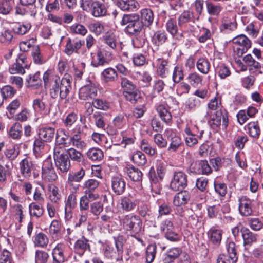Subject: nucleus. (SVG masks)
I'll list each match as a JSON object with an SVG mask.
<instances>
[{"label": "nucleus", "mask_w": 263, "mask_h": 263, "mask_svg": "<svg viewBox=\"0 0 263 263\" xmlns=\"http://www.w3.org/2000/svg\"><path fill=\"white\" fill-rule=\"evenodd\" d=\"M112 59V52L107 47H101L97 53V62L91 64L95 67L105 66L109 64Z\"/></svg>", "instance_id": "obj_9"}, {"label": "nucleus", "mask_w": 263, "mask_h": 263, "mask_svg": "<svg viewBox=\"0 0 263 263\" xmlns=\"http://www.w3.org/2000/svg\"><path fill=\"white\" fill-rule=\"evenodd\" d=\"M222 231L214 227H212L208 232L209 241L213 245L218 246L221 241Z\"/></svg>", "instance_id": "obj_23"}, {"label": "nucleus", "mask_w": 263, "mask_h": 263, "mask_svg": "<svg viewBox=\"0 0 263 263\" xmlns=\"http://www.w3.org/2000/svg\"><path fill=\"white\" fill-rule=\"evenodd\" d=\"M42 178L49 182L54 181L58 176L54 170L51 158H47L44 161L42 167Z\"/></svg>", "instance_id": "obj_7"}, {"label": "nucleus", "mask_w": 263, "mask_h": 263, "mask_svg": "<svg viewBox=\"0 0 263 263\" xmlns=\"http://www.w3.org/2000/svg\"><path fill=\"white\" fill-rule=\"evenodd\" d=\"M43 80L44 88L53 99L59 97L61 99H64L71 89L72 77L67 74L61 78L51 69H48L43 74Z\"/></svg>", "instance_id": "obj_1"}, {"label": "nucleus", "mask_w": 263, "mask_h": 263, "mask_svg": "<svg viewBox=\"0 0 263 263\" xmlns=\"http://www.w3.org/2000/svg\"><path fill=\"white\" fill-rule=\"evenodd\" d=\"M187 79L190 85L194 87L202 85L203 77L196 72L189 74Z\"/></svg>", "instance_id": "obj_45"}, {"label": "nucleus", "mask_w": 263, "mask_h": 263, "mask_svg": "<svg viewBox=\"0 0 263 263\" xmlns=\"http://www.w3.org/2000/svg\"><path fill=\"white\" fill-rule=\"evenodd\" d=\"M97 88L92 83L82 87L79 90V97L81 100H86L95 97L97 95Z\"/></svg>", "instance_id": "obj_15"}, {"label": "nucleus", "mask_w": 263, "mask_h": 263, "mask_svg": "<svg viewBox=\"0 0 263 263\" xmlns=\"http://www.w3.org/2000/svg\"><path fill=\"white\" fill-rule=\"evenodd\" d=\"M232 42L234 44V52L238 57H241L251 47L250 40L243 34L233 38Z\"/></svg>", "instance_id": "obj_5"}, {"label": "nucleus", "mask_w": 263, "mask_h": 263, "mask_svg": "<svg viewBox=\"0 0 263 263\" xmlns=\"http://www.w3.org/2000/svg\"><path fill=\"white\" fill-rule=\"evenodd\" d=\"M66 155L72 161L80 162L83 159V154L74 148L71 147L66 151Z\"/></svg>", "instance_id": "obj_48"}, {"label": "nucleus", "mask_w": 263, "mask_h": 263, "mask_svg": "<svg viewBox=\"0 0 263 263\" xmlns=\"http://www.w3.org/2000/svg\"><path fill=\"white\" fill-rule=\"evenodd\" d=\"M243 61L249 67V70L252 73L258 72L261 68L260 64L255 61L250 54L245 55Z\"/></svg>", "instance_id": "obj_27"}, {"label": "nucleus", "mask_w": 263, "mask_h": 263, "mask_svg": "<svg viewBox=\"0 0 263 263\" xmlns=\"http://www.w3.org/2000/svg\"><path fill=\"white\" fill-rule=\"evenodd\" d=\"M140 147L143 152L150 156H154L156 153V148L152 147L146 139H143L141 141Z\"/></svg>", "instance_id": "obj_63"}, {"label": "nucleus", "mask_w": 263, "mask_h": 263, "mask_svg": "<svg viewBox=\"0 0 263 263\" xmlns=\"http://www.w3.org/2000/svg\"><path fill=\"white\" fill-rule=\"evenodd\" d=\"M237 28V23L235 22H231L227 19H224L220 26L221 32H226L228 31H234Z\"/></svg>", "instance_id": "obj_58"}, {"label": "nucleus", "mask_w": 263, "mask_h": 263, "mask_svg": "<svg viewBox=\"0 0 263 263\" xmlns=\"http://www.w3.org/2000/svg\"><path fill=\"white\" fill-rule=\"evenodd\" d=\"M92 14L95 17L104 16L107 12V6L105 4L100 2L95 1L92 3Z\"/></svg>", "instance_id": "obj_24"}, {"label": "nucleus", "mask_w": 263, "mask_h": 263, "mask_svg": "<svg viewBox=\"0 0 263 263\" xmlns=\"http://www.w3.org/2000/svg\"><path fill=\"white\" fill-rule=\"evenodd\" d=\"M241 235L245 245L251 246L257 241V235L253 233L248 228H242L241 229Z\"/></svg>", "instance_id": "obj_31"}, {"label": "nucleus", "mask_w": 263, "mask_h": 263, "mask_svg": "<svg viewBox=\"0 0 263 263\" xmlns=\"http://www.w3.org/2000/svg\"><path fill=\"white\" fill-rule=\"evenodd\" d=\"M103 42L111 49L115 50L118 44V37L111 31L106 32L102 37Z\"/></svg>", "instance_id": "obj_28"}, {"label": "nucleus", "mask_w": 263, "mask_h": 263, "mask_svg": "<svg viewBox=\"0 0 263 263\" xmlns=\"http://www.w3.org/2000/svg\"><path fill=\"white\" fill-rule=\"evenodd\" d=\"M198 130V127L196 125L194 126L192 129L186 126L184 129V133L186 134L185 138V143L189 147H193L198 143V138L201 139L203 137L204 130L200 132L199 135H196Z\"/></svg>", "instance_id": "obj_12"}, {"label": "nucleus", "mask_w": 263, "mask_h": 263, "mask_svg": "<svg viewBox=\"0 0 263 263\" xmlns=\"http://www.w3.org/2000/svg\"><path fill=\"white\" fill-rule=\"evenodd\" d=\"M54 161L56 167L62 173L67 172L70 167V161L67 156L61 157H57Z\"/></svg>", "instance_id": "obj_25"}, {"label": "nucleus", "mask_w": 263, "mask_h": 263, "mask_svg": "<svg viewBox=\"0 0 263 263\" xmlns=\"http://www.w3.org/2000/svg\"><path fill=\"white\" fill-rule=\"evenodd\" d=\"M89 240L83 236L78 239L74 245V252L84 253L86 251H90Z\"/></svg>", "instance_id": "obj_26"}, {"label": "nucleus", "mask_w": 263, "mask_h": 263, "mask_svg": "<svg viewBox=\"0 0 263 263\" xmlns=\"http://www.w3.org/2000/svg\"><path fill=\"white\" fill-rule=\"evenodd\" d=\"M55 135V129L54 128L47 127H43L39 130V136L43 141L49 142L53 139Z\"/></svg>", "instance_id": "obj_30"}, {"label": "nucleus", "mask_w": 263, "mask_h": 263, "mask_svg": "<svg viewBox=\"0 0 263 263\" xmlns=\"http://www.w3.org/2000/svg\"><path fill=\"white\" fill-rule=\"evenodd\" d=\"M124 230L133 234H138L142 231V222L137 215L129 214L123 217L121 220Z\"/></svg>", "instance_id": "obj_3"}, {"label": "nucleus", "mask_w": 263, "mask_h": 263, "mask_svg": "<svg viewBox=\"0 0 263 263\" xmlns=\"http://www.w3.org/2000/svg\"><path fill=\"white\" fill-rule=\"evenodd\" d=\"M49 255L47 252L43 250H37L35 254V263H46Z\"/></svg>", "instance_id": "obj_64"}, {"label": "nucleus", "mask_w": 263, "mask_h": 263, "mask_svg": "<svg viewBox=\"0 0 263 263\" xmlns=\"http://www.w3.org/2000/svg\"><path fill=\"white\" fill-rule=\"evenodd\" d=\"M124 95L126 100L133 104L137 103L141 99V94L137 88L127 91Z\"/></svg>", "instance_id": "obj_51"}, {"label": "nucleus", "mask_w": 263, "mask_h": 263, "mask_svg": "<svg viewBox=\"0 0 263 263\" xmlns=\"http://www.w3.org/2000/svg\"><path fill=\"white\" fill-rule=\"evenodd\" d=\"M175 194L173 198V204L179 207L186 205L190 200L191 193L186 190L181 191Z\"/></svg>", "instance_id": "obj_18"}, {"label": "nucleus", "mask_w": 263, "mask_h": 263, "mask_svg": "<svg viewBox=\"0 0 263 263\" xmlns=\"http://www.w3.org/2000/svg\"><path fill=\"white\" fill-rule=\"evenodd\" d=\"M206 116L209 117L208 124L213 129H216L220 126L221 120L222 126L225 128H227L228 124V117L226 111L217 110L213 114H210L208 111Z\"/></svg>", "instance_id": "obj_4"}, {"label": "nucleus", "mask_w": 263, "mask_h": 263, "mask_svg": "<svg viewBox=\"0 0 263 263\" xmlns=\"http://www.w3.org/2000/svg\"><path fill=\"white\" fill-rule=\"evenodd\" d=\"M196 67L201 73L206 74L209 72L211 65L208 60L204 58H200L197 62Z\"/></svg>", "instance_id": "obj_50"}, {"label": "nucleus", "mask_w": 263, "mask_h": 263, "mask_svg": "<svg viewBox=\"0 0 263 263\" xmlns=\"http://www.w3.org/2000/svg\"><path fill=\"white\" fill-rule=\"evenodd\" d=\"M121 86L123 89V93H125L127 91L134 90V89L136 88L135 84L129 79L125 77L121 78Z\"/></svg>", "instance_id": "obj_61"}, {"label": "nucleus", "mask_w": 263, "mask_h": 263, "mask_svg": "<svg viewBox=\"0 0 263 263\" xmlns=\"http://www.w3.org/2000/svg\"><path fill=\"white\" fill-rule=\"evenodd\" d=\"M237 259V256L228 254H220L218 257L217 263H236Z\"/></svg>", "instance_id": "obj_59"}, {"label": "nucleus", "mask_w": 263, "mask_h": 263, "mask_svg": "<svg viewBox=\"0 0 263 263\" xmlns=\"http://www.w3.org/2000/svg\"><path fill=\"white\" fill-rule=\"evenodd\" d=\"M26 68H28V62L26 55L22 53L20 54L16 59V62L9 67V71L11 74H23L25 72V69Z\"/></svg>", "instance_id": "obj_11"}, {"label": "nucleus", "mask_w": 263, "mask_h": 263, "mask_svg": "<svg viewBox=\"0 0 263 263\" xmlns=\"http://www.w3.org/2000/svg\"><path fill=\"white\" fill-rule=\"evenodd\" d=\"M85 175V171L81 168L79 171L68 174L67 183L70 186H73L74 182H80Z\"/></svg>", "instance_id": "obj_34"}, {"label": "nucleus", "mask_w": 263, "mask_h": 263, "mask_svg": "<svg viewBox=\"0 0 263 263\" xmlns=\"http://www.w3.org/2000/svg\"><path fill=\"white\" fill-rule=\"evenodd\" d=\"M72 145L77 149L83 150L87 145L86 143L82 139L81 135H73L70 137L68 146Z\"/></svg>", "instance_id": "obj_35"}, {"label": "nucleus", "mask_w": 263, "mask_h": 263, "mask_svg": "<svg viewBox=\"0 0 263 263\" xmlns=\"http://www.w3.org/2000/svg\"><path fill=\"white\" fill-rule=\"evenodd\" d=\"M157 111L160 117L165 122H167L172 119V115L170 111L163 105H159L157 108Z\"/></svg>", "instance_id": "obj_55"}, {"label": "nucleus", "mask_w": 263, "mask_h": 263, "mask_svg": "<svg viewBox=\"0 0 263 263\" xmlns=\"http://www.w3.org/2000/svg\"><path fill=\"white\" fill-rule=\"evenodd\" d=\"M49 243V238L43 233L40 232L34 237V243L35 246L42 248H46Z\"/></svg>", "instance_id": "obj_46"}, {"label": "nucleus", "mask_w": 263, "mask_h": 263, "mask_svg": "<svg viewBox=\"0 0 263 263\" xmlns=\"http://www.w3.org/2000/svg\"><path fill=\"white\" fill-rule=\"evenodd\" d=\"M206 9L208 13L214 16H218L223 9L220 4H215L212 2L206 3Z\"/></svg>", "instance_id": "obj_54"}, {"label": "nucleus", "mask_w": 263, "mask_h": 263, "mask_svg": "<svg viewBox=\"0 0 263 263\" xmlns=\"http://www.w3.org/2000/svg\"><path fill=\"white\" fill-rule=\"evenodd\" d=\"M115 249L109 244H104L102 248V252L104 257L108 259L119 261L122 259L124 252L123 246L126 242L125 237L119 235L113 237Z\"/></svg>", "instance_id": "obj_2"}, {"label": "nucleus", "mask_w": 263, "mask_h": 263, "mask_svg": "<svg viewBox=\"0 0 263 263\" xmlns=\"http://www.w3.org/2000/svg\"><path fill=\"white\" fill-rule=\"evenodd\" d=\"M165 169L162 163H159L156 167V171L154 167H151L148 172V178L151 183V187L153 190L154 186L159 187L160 182L161 181L164 176Z\"/></svg>", "instance_id": "obj_6"}, {"label": "nucleus", "mask_w": 263, "mask_h": 263, "mask_svg": "<svg viewBox=\"0 0 263 263\" xmlns=\"http://www.w3.org/2000/svg\"><path fill=\"white\" fill-rule=\"evenodd\" d=\"M201 102L199 99L193 97L188 98L183 105L185 108L189 111H193L199 108L201 105Z\"/></svg>", "instance_id": "obj_40"}, {"label": "nucleus", "mask_w": 263, "mask_h": 263, "mask_svg": "<svg viewBox=\"0 0 263 263\" xmlns=\"http://www.w3.org/2000/svg\"><path fill=\"white\" fill-rule=\"evenodd\" d=\"M125 172L133 181H140L142 179V173L141 171L132 165L127 166L125 168Z\"/></svg>", "instance_id": "obj_29"}, {"label": "nucleus", "mask_w": 263, "mask_h": 263, "mask_svg": "<svg viewBox=\"0 0 263 263\" xmlns=\"http://www.w3.org/2000/svg\"><path fill=\"white\" fill-rule=\"evenodd\" d=\"M121 209L124 212H129L133 211L137 206L136 200L130 196H124L120 199Z\"/></svg>", "instance_id": "obj_20"}, {"label": "nucleus", "mask_w": 263, "mask_h": 263, "mask_svg": "<svg viewBox=\"0 0 263 263\" xmlns=\"http://www.w3.org/2000/svg\"><path fill=\"white\" fill-rule=\"evenodd\" d=\"M23 127L18 123H14L10 128L8 135L13 139H20L22 135Z\"/></svg>", "instance_id": "obj_43"}, {"label": "nucleus", "mask_w": 263, "mask_h": 263, "mask_svg": "<svg viewBox=\"0 0 263 263\" xmlns=\"http://www.w3.org/2000/svg\"><path fill=\"white\" fill-rule=\"evenodd\" d=\"M187 185V175L182 171L175 172L170 183L171 189L174 191H178L184 189Z\"/></svg>", "instance_id": "obj_8"}, {"label": "nucleus", "mask_w": 263, "mask_h": 263, "mask_svg": "<svg viewBox=\"0 0 263 263\" xmlns=\"http://www.w3.org/2000/svg\"><path fill=\"white\" fill-rule=\"evenodd\" d=\"M49 192V198L50 201L55 204H59L61 200V195L59 193L58 188L54 184H49L48 186Z\"/></svg>", "instance_id": "obj_36"}, {"label": "nucleus", "mask_w": 263, "mask_h": 263, "mask_svg": "<svg viewBox=\"0 0 263 263\" xmlns=\"http://www.w3.org/2000/svg\"><path fill=\"white\" fill-rule=\"evenodd\" d=\"M239 211L243 216H249L252 215V201L246 196L239 198Z\"/></svg>", "instance_id": "obj_13"}, {"label": "nucleus", "mask_w": 263, "mask_h": 263, "mask_svg": "<svg viewBox=\"0 0 263 263\" xmlns=\"http://www.w3.org/2000/svg\"><path fill=\"white\" fill-rule=\"evenodd\" d=\"M141 20L143 25L147 26L151 25L154 21V14L152 10L148 8H144L141 10Z\"/></svg>", "instance_id": "obj_32"}, {"label": "nucleus", "mask_w": 263, "mask_h": 263, "mask_svg": "<svg viewBox=\"0 0 263 263\" xmlns=\"http://www.w3.org/2000/svg\"><path fill=\"white\" fill-rule=\"evenodd\" d=\"M55 137L57 142H60L65 146H68V142H66V140L70 139L71 137L68 132L63 128H60L57 130Z\"/></svg>", "instance_id": "obj_42"}, {"label": "nucleus", "mask_w": 263, "mask_h": 263, "mask_svg": "<svg viewBox=\"0 0 263 263\" xmlns=\"http://www.w3.org/2000/svg\"><path fill=\"white\" fill-rule=\"evenodd\" d=\"M65 245L63 243H58L52 250L53 263H63L66 260L64 255Z\"/></svg>", "instance_id": "obj_16"}, {"label": "nucleus", "mask_w": 263, "mask_h": 263, "mask_svg": "<svg viewBox=\"0 0 263 263\" xmlns=\"http://www.w3.org/2000/svg\"><path fill=\"white\" fill-rule=\"evenodd\" d=\"M139 19V15L137 14H124L122 17L120 23L122 26L126 25H129Z\"/></svg>", "instance_id": "obj_62"}, {"label": "nucleus", "mask_w": 263, "mask_h": 263, "mask_svg": "<svg viewBox=\"0 0 263 263\" xmlns=\"http://www.w3.org/2000/svg\"><path fill=\"white\" fill-rule=\"evenodd\" d=\"M156 67L158 74L161 78H165L169 72V63L167 59L158 58L156 61Z\"/></svg>", "instance_id": "obj_22"}, {"label": "nucleus", "mask_w": 263, "mask_h": 263, "mask_svg": "<svg viewBox=\"0 0 263 263\" xmlns=\"http://www.w3.org/2000/svg\"><path fill=\"white\" fill-rule=\"evenodd\" d=\"M249 135L254 138H258L260 134V128L257 121L249 122L247 125Z\"/></svg>", "instance_id": "obj_44"}, {"label": "nucleus", "mask_w": 263, "mask_h": 263, "mask_svg": "<svg viewBox=\"0 0 263 263\" xmlns=\"http://www.w3.org/2000/svg\"><path fill=\"white\" fill-rule=\"evenodd\" d=\"M194 19V14L192 12L184 11L178 18V26L180 27L184 26L187 23L192 22Z\"/></svg>", "instance_id": "obj_39"}, {"label": "nucleus", "mask_w": 263, "mask_h": 263, "mask_svg": "<svg viewBox=\"0 0 263 263\" xmlns=\"http://www.w3.org/2000/svg\"><path fill=\"white\" fill-rule=\"evenodd\" d=\"M29 210L31 216L39 218L44 213L43 204L32 202L29 204Z\"/></svg>", "instance_id": "obj_37"}, {"label": "nucleus", "mask_w": 263, "mask_h": 263, "mask_svg": "<svg viewBox=\"0 0 263 263\" xmlns=\"http://www.w3.org/2000/svg\"><path fill=\"white\" fill-rule=\"evenodd\" d=\"M12 167L7 163L5 166L0 164V182H4L7 178L11 175Z\"/></svg>", "instance_id": "obj_57"}, {"label": "nucleus", "mask_w": 263, "mask_h": 263, "mask_svg": "<svg viewBox=\"0 0 263 263\" xmlns=\"http://www.w3.org/2000/svg\"><path fill=\"white\" fill-rule=\"evenodd\" d=\"M208 107L211 110H221L222 107L221 98L218 96L211 99L208 103Z\"/></svg>", "instance_id": "obj_56"}, {"label": "nucleus", "mask_w": 263, "mask_h": 263, "mask_svg": "<svg viewBox=\"0 0 263 263\" xmlns=\"http://www.w3.org/2000/svg\"><path fill=\"white\" fill-rule=\"evenodd\" d=\"M143 26L142 22L140 21L139 19L132 23V24L127 25L125 31L128 34H136L141 31Z\"/></svg>", "instance_id": "obj_47"}, {"label": "nucleus", "mask_w": 263, "mask_h": 263, "mask_svg": "<svg viewBox=\"0 0 263 263\" xmlns=\"http://www.w3.org/2000/svg\"><path fill=\"white\" fill-rule=\"evenodd\" d=\"M111 183L112 190L116 195H120L124 193L126 183L121 176H112L111 179Z\"/></svg>", "instance_id": "obj_14"}, {"label": "nucleus", "mask_w": 263, "mask_h": 263, "mask_svg": "<svg viewBox=\"0 0 263 263\" xmlns=\"http://www.w3.org/2000/svg\"><path fill=\"white\" fill-rule=\"evenodd\" d=\"M167 39L166 33L164 31L158 30L155 32L152 37L153 44L159 46L164 44Z\"/></svg>", "instance_id": "obj_38"}, {"label": "nucleus", "mask_w": 263, "mask_h": 263, "mask_svg": "<svg viewBox=\"0 0 263 263\" xmlns=\"http://www.w3.org/2000/svg\"><path fill=\"white\" fill-rule=\"evenodd\" d=\"M101 79L105 83H114L117 81L118 74L116 69L108 67L101 72Z\"/></svg>", "instance_id": "obj_19"}, {"label": "nucleus", "mask_w": 263, "mask_h": 263, "mask_svg": "<svg viewBox=\"0 0 263 263\" xmlns=\"http://www.w3.org/2000/svg\"><path fill=\"white\" fill-rule=\"evenodd\" d=\"M165 28L172 36L174 37L178 33V26L174 18H170L165 23Z\"/></svg>", "instance_id": "obj_49"}, {"label": "nucleus", "mask_w": 263, "mask_h": 263, "mask_svg": "<svg viewBox=\"0 0 263 263\" xmlns=\"http://www.w3.org/2000/svg\"><path fill=\"white\" fill-rule=\"evenodd\" d=\"M35 165L30 159L25 158L20 162V173L25 178L31 176V172L34 170Z\"/></svg>", "instance_id": "obj_17"}, {"label": "nucleus", "mask_w": 263, "mask_h": 263, "mask_svg": "<svg viewBox=\"0 0 263 263\" xmlns=\"http://www.w3.org/2000/svg\"><path fill=\"white\" fill-rule=\"evenodd\" d=\"M92 104L97 109L106 111L110 107V103L106 100L96 98L93 99Z\"/></svg>", "instance_id": "obj_52"}, {"label": "nucleus", "mask_w": 263, "mask_h": 263, "mask_svg": "<svg viewBox=\"0 0 263 263\" xmlns=\"http://www.w3.org/2000/svg\"><path fill=\"white\" fill-rule=\"evenodd\" d=\"M165 136L170 142L168 150L171 152L177 151L182 145L181 138L172 129L167 128L164 132Z\"/></svg>", "instance_id": "obj_10"}, {"label": "nucleus", "mask_w": 263, "mask_h": 263, "mask_svg": "<svg viewBox=\"0 0 263 263\" xmlns=\"http://www.w3.org/2000/svg\"><path fill=\"white\" fill-rule=\"evenodd\" d=\"M117 6L123 11H136L140 7L136 0H117Z\"/></svg>", "instance_id": "obj_21"}, {"label": "nucleus", "mask_w": 263, "mask_h": 263, "mask_svg": "<svg viewBox=\"0 0 263 263\" xmlns=\"http://www.w3.org/2000/svg\"><path fill=\"white\" fill-rule=\"evenodd\" d=\"M88 158L92 161H101L104 156L103 153L101 149L98 148H90L86 153Z\"/></svg>", "instance_id": "obj_41"}, {"label": "nucleus", "mask_w": 263, "mask_h": 263, "mask_svg": "<svg viewBox=\"0 0 263 263\" xmlns=\"http://www.w3.org/2000/svg\"><path fill=\"white\" fill-rule=\"evenodd\" d=\"M157 246L155 244H151L146 248L145 259L146 263H152L156 256Z\"/></svg>", "instance_id": "obj_53"}, {"label": "nucleus", "mask_w": 263, "mask_h": 263, "mask_svg": "<svg viewBox=\"0 0 263 263\" xmlns=\"http://www.w3.org/2000/svg\"><path fill=\"white\" fill-rule=\"evenodd\" d=\"M132 160L139 166L144 165L147 161L145 155L140 151H137L133 154Z\"/></svg>", "instance_id": "obj_60"}, {"label": "nucleus", "mask_w": 263, "mask_h": 263, "mask_svg": "<svg viewBox=\"0 0 263 263\" xmlns=\"http://www.w3.org/2000/svg\"><path fill=\"white\" fill-rule=\"evenodd\" d=\"M181 253V250L179 248H172L169 249L164 255V263H172L178 258Z\"/></svg>", "instance_id": "obj_33"}]
</instances>
